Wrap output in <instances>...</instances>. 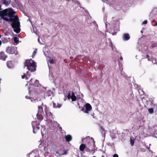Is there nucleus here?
<instances>
[{
	"label": "nucleus",
	"mask_w": 157,
	"mask_h": 157,
	"mask_svg": "<svg viewBox=\"0 0 157 157\" xmlns=\"http://www.w3.org/2000/svg\"><path fill=\"white\" fill-rule=\"evenodd\" d=\"M15 12L10 8L0 11V17L5 21L12 22L11 25L13 29V31L17 33L20 32V22L17 15L15 16Z\"/></svg>",
	"instance_id": "obj_1"
},
{
	"label": "nucleus",
	"mask_w": 157,
	"mask_h": 157,
	"mask_svg": "<svg viewBox=\"0 0 157 157\" xmlns=\"http://www.w3.org/2000/svg\"><path fill=\"white\" fill-rule=\"evenodd\" d=\"M24 67H26L27 69L32 72L36 70V63L34 60L30 59H27L24 63Z\"/></svg>",
	"instance_id": "obj_2"
},
{
	"label": "nucleus",
	"mask_w": 157,
	"mask_h": 157,
	"mask_svg": "<svg viewBox=\"0 0 157 157\" xmlns=\"http://www.w3.org/2000/svg\"><path fill=\"white\" fill-rule=\"evenodd\" d=\"M44 113L43 110V108L41 106H38V112L36 114V117L37 119L40 121H41L43 118V115Z\"/></svg>",
	"instance_id": "obj_3"
},
{
	"label": "nucleus",
	"mask_w": 157,
	"mask_h": 157,
	"mask_svg": "<svg viewBox=\"0 0 157 157\" xmlns=\"http://www.w3.org/2000/svg\"><path fill=\"white\" fill-rule=\"evenodd\" d=\"M6 51V52L9 54H15L16 55L17 54V51L14 47L9 46L7 48Z\"/></svg>",
	"instance_id": "obj_4"
},
{
	"label": "nucleus",
	"mask_w": 157,
	"mask_h": 157,
	"mask_svg": "<svg viewBox=\"0 0 157 157\" xmlns=\"http://www.w3.org/2000/svg\"><path fill=\"white\" fill-rule=\"evenodd\" d=\"M92 108L91 105L88 103H87L85 105V108H83L82 110L85 113H88L89 111L92 109Z\"/></svg>",
	"instance_id": "obj_5"
},
{
	"label": "nucleus",
	"mask_w": 157,
	"mask_h": 157,
	"mask_svg": "<svg viewBox=\"0 0 157 157\" xmlns=\"http://www.w3.org/2000/svg\"><path fill=\"white\" fill-rule=\"evenodd\" d=\"M40 124V123L39 122H38L36 121H33L32 122V127L33 128V132L34 133H36V132H35V128H37L39 130L40 129L39 127H38V126Z\"/></svg>",
	"instance_id": "obj_6"
},
{
	"label": "nucleus",
	"mask_w": 157,
	"mask_h": 157,
	"mask_svg": "<svg viewBox=\"0 0 157 157\" xmlns=\"http://www.w3.org/2000/svg\"><path fill=\"white\" fill-rule=\"evenodd\" d=\"M67 98L68 99L71 98L72 101H75L77 100V98L75 96L74 92L72 91L71 93H69L67 96Z\"/></svg>",
	"instance_id": "obj_7"
},
{
	"label": "nucleus",
	"mask_w": 157,
	"mask_h": 157,
	"mask_svg": "<svg viewBox=\"0 0 157 157\" xmlns=\"http://www.w3.org/2000/svg\"><path fill=\"white\" fill-rule=\"evenodd\" d=\"M7 57V56L5 54L4 52H0V59H1L5 61Z\"/></svg>",
	"instance_id": "obj_8"
},
{
	"label": "nucleus",
	"mask_w": 157,
	"mask_h": 157,
	"mask_svg": "<svg viewBox=\"0 0 157 157\" xmlns=\"http://www.w3.org/2000/svg\"><path fill=\"white\" fill-rule=\"evenodd\" d=\"M86 149V150L88 148L86 147V145L84 144H81L79 146V150L80 151L83 152L84 150Z\"/></svg>",
	"instance_id": "obj_9"
},
{
	"label": "nucleus",
	"mask_w": 157,
	"mask_h": 157,
	"mask_svg": "<svg viewBox=\"0 0 157 157\" xmlns=\"http://www.w3.org/2000/svg\"><path fill=\"white\" fill-rule=\"evenodd\" d=\"M122 38L123 40L126 41L130 39V36L127 33H125L123 34Z\"/></svg>",
	"instance_id": "obj_10"
},
{
	"label": "nucleus",
	"mask_w": 157,
	"mask_h": 157,
	"mask_svg": "<svg viewBox=\"0 0 157 157\" xmlns=\"http://www.w3.org/2000/svg\"><path fill=\"white\" fill-rule=\"evenodd\" d=\"M30 75L29 74V72L27 71L26 73L24 74L21 76V78L22 79L25 78L28 79L30 77Z\"/></svg>",
	"instance_id": "obj_11"
},
{
	"label": "nucleus",
	"mask_w": 157,
	"mask_h": 157,
	"mask_svg": "<svg viewBox=\"0 0 157 157\" xmlns=\"http://www.w3.org/2000/svg\"><path fill=\"white\" fill-rule=\"evenodd\" d=\"M65 138L67 142H69L71 140L72 137L71 135H68L65 136Z\"/></svg>",
	"instance_id": "obj_12"
},
{
	"label": "nucleus",
	"mask_w": 157,
	"mask_h": 157,
	"mask_svg": "<svg viewBox=\"0 0 157 157\" xmlns=\"http://www.w3.org/2000/svg\"><path fill=\"white\" fill-rule=\"evenodd\" d=\"M53 107L54 108H60L62 106V105L57 102V103L53 102Z\"/></svg>",
	"instance_id": "obj_13"
},
{
	"label": "nucleus",
	"mask_w": 157,
	"mask_h": 157,
	"mask_svg": "<svg viewBox=\"0 0 157 157\" xmlns=\"http://www.w3.org/2000/svg\"><path fill=\"white\" fill-rule=\"evenodd\" d=\"M157 47V44L156 43H151V45L150 46L149 48L150 49H151Z\"/></svg>",
	"instance_id": "obj_14"
},
{
	"label": "nucleus",
	"mask_w": 157,
	"mask_h": 157,
	"mask_svg": "<svg viewBox=\"0 0 157 157\" xmlns=\"http://www.w3.org/2000/svg\"><path fill=\"white\" fill-rule=\"evenodd\" d=\"M7 66L8 68H11L13 67V64L11 61H8L7 62Z\"/></svg>",
	"instance_id": "obj_15"
},
{
	"label": "nucleus",
	"mask_w": 157,
	"mask_h": 157,
	"mask_svg": "<svg viewBox=\"0 0 157 157\" xmlns=\"http://www.w3.org/2000/svg\"><path fill=\"white\" fill-rule=\"evenodd\" d=\"M142 57L144 59H147L148 61H150L151 60L150 59V56L148 54L142 55Z\"/></svg>",
	"instance_id": "obj_16"
},
{
	"label": "nucleus",
	"mask_w": 157,
	"mask_h": 157,
	"mask_svg": "<svg viewBox=\"0 0 157 157\" xmlns=\"http://www.w3.org/2000/svg\"><path fill=\"white\" fill-rule=\"evenodd\" d=\"M2 1L3 3L6 6H8L9 4V3L7 0H2Z\"/></svg>",
	"instance_id": "obj_17"
},
{
	"label": "nucleus",
	"mask_w": 157,
	"mask_h": 157,
	"mask_svg": "<svg viewBox=\"0 0 157 157\" xmlns=\"http://www.w3.org/2000/svg\"><path fill=\"white\" fill-rule=\"evenodd\" d=\"M48 96H50L51 94H52V91L51 90H48L47 91L46 93Z\"/></svg>",
	"instance_id": "obj_18"
},
{
	"label": "nucleus",
	"mask_w": 157,
	"mask_h": 157,
	"mask_svg": "<svg viewBox=\"0 0 157 157\" xmlns=\"http://www.w3.org/2000/svg\"><path fill=\"white\" fill-rule=\"evenodd\" d=\"M67 153V150H64L63 151V152L61 154H59V155L61 156L63 155H66Z\"/></svg>",
	"instance_id": "obj_19"
},
{
	"label": "nucleus",
	"mask_w": 157,
	"mask_h": 157,
	"mask_svg": "<svg viewBox=\"0 0 157 157\" xmlns=\"http://www.w3.org/2000/svg\"><path fill=\"white\" fill-rule=\"evenodd\" d=\"M2 41L3 43H5L7 42V40L6 38H4L2 39Z\"/></svg>",
	"instance_id": "obj_20"
},
{
	"label": "nucleus",
	"mask_w": 157,
	"mask_h": 157,
	"mask_svg": "<svg viewBox=\"0 0 157 157\" xmlns=\"http://www.w3.org/2000/svg\"><path fill=\"white\" fill-rule=\"evenodd\" d=\"M14 41L16 43H17L18 41V38L17 37H14Z\"/></svg>",
	"instance_id": "obj_21"
},
{
	"label": "nucleus",
	"mask_w": 157,
	"mask_h": 157,
	"mask_svg": "<svg viewBox=\"0 0 157 157\" xmlns=\"http://www.w3.org/2000/svg\"><path fill=\"white\" fill-rule=\"evenodd\" d=\"M148 110L149 112L151 113H153L154 112L153 109L152 108H150L148 109Z\"/></svg>",
	"instance_id": "obj_22"
},
{
	"label": "nucleus",
	"mask_w": 157,
	"mask_h": 157,
	"mask_svg": "<svg viewBox=\"0 0 157 157\" xmlns=\"http://www.w3.org/2000/svg\"><path fill=\"white\" fill-rule=\"evenodd\" d=\"M37 50V49H36V50H35V51H34L33 53V54H32V57H33V58H34V57L35 56L36 54V50Z\"/></svg>",
	"instance_id": "obj_23"
},
{
	"label": "nucleus",
	"mask_w": 157,
	"mask_h": 157,
	"mask_svg": "<svg viewBox=\"0 0 157 157\" xmlns=\"http://www.w3.org/2000/svg\"><path fill=\"white\" fill-rule=\"evenodd\" d=\"M130 143L132 145V146L134 143V141L133 140H132V139H130Z\"/></svg>",
	"instance_id": "obj_24"
},
{
	"label": "nucleus",
	"mask_w": 157,
	"mask_h": 157,
	"mask_svg": "<svg viewBox=\"0 0 157 157\" xmlns=\"http://www.w3.org/2000/svg\"><path fill=\"white\" fill-rule=\"evenodd\" d=\"M49 62L51 64H53L54 63V60L53 59H50Z\"/></svg>",
	"instance_id": "obj_25"
},
{
	"label": "nucleus",
	"mask_w": 157,
	"mask_h": 157,
	"mask_svg": "<svg viewBox=\"0 0 157 157\" xmlns=\"http://www.w3.org/2000/svg\"><path fill=\"white\" fill-rule=\"evenodd\" d=\"M113 157H118V155L117 154H115L113 155Z\"/></svg>",
	"instance_id": "obj_26"
},
{
	"label": "nucleus",
	"mask_w": 157,
	"mask_h": 157,
	"mask_svg": "<svg viewBox=\"0 0 157 157\" xmlns=\"http://www.w3.org/2000/svg\"><path fill=\"white\" fill-rule=\"evenodd\" d=\"M147 23V20H145L143 22V24H146Z\"/></svg>",
	"instance_id": "obj_27"
},
{
	"label": "nucleus",
	"mask_w": 157,
	"mask_h": 157,
	"mask_svg": "<svg viewBox=\"0 0 157 157\" xmlns=\"http://www.w3.org/2000/svg\"><path fill=\"white\" fill-rule=\"evenodd\" d=\"M25 98L26 99H29V97L28 96H25Z\"/></svg>",
	"instance_id": "obj_28"
},
{
	"label": "nucleus",
	"mask_w": 157,
	"mask_h": 157,
	"mask_svg": "<svg viewBox=\"0 0 157 157\" xmlns=\"http://www.w3.org/2000/svg\"><path fill=\"white\" fill-rule=\"evenodd\" d=\"M120 59L121 60H123V58L122 56H121L120 58Z\"/></svg>",
	"instance_id": "obj_29"
},
{
	"label": "nucleus",
	"mask_w": 157,
	"mask_h": 157,
	"mask_svg": "<svg viewBox=\"0 0 157 157\" xmlns=\"http://www.w3.org/2000/svg\"><path fill=\"white\" fill-rule=\"evenodd\" d=\"M36 128H35V132H36H36H37V131L35 130V129H36Z\"/></svg>",
	"instance_id": "obj_30"
},
{
	"label": "nucleus",
	"mask_w": 157,
	"mask_h": 157,
	"mask_svg": "<svg viewBox=\"0 0 157 157\" xmlns=\"http://www.w3.org/2000/svg\"><path fill=\"white\" fill-rule=\"evenodd\" d=\"M56 153H57V154H59V152L58 151H57L56 152Z\"/></svg>",
	"instance_id": "obj_31"
},
{
	"label": "nucleus",
	"mask_w": 157,
	"mask_h": 157,
	"mask_svg": "<svg viewBox=\"0 0 157 157\" xmlns=\"http://www.w3.org/2000/svg\"><path fill=\"white\" fill-rule=\"evenodd\" d=\"M33 80V79L32 78H31V79L30 80V82H31Z\"/></svg>",
	"instance_id": "obj_32"
},
{
	"label": "nucleus",
	"mask_w": 157,
	"mask_h": 157,
	"mask_svg": "<svg viewBox=\"0 0 157 157\" xmlns=\"http://www.w3.org/2000/svg\"><path fill=\"white\" fill-rule=\"evenodd\" d=\"M1 34H0V38L1 37Z\"/></svg>",
	"instance_id": "obj_33"
},
{
	"label": "nucleus",
	"mask_w": 157,
	"mask_h": 157,
	"mask_svg": "<svg viewBox=\"0 0 157 157\" xmlns=\"http://www.w3.org/2000/svg\"><path fill=\"white\" fill-rule=\"evenodd\" d=\"M37 81V80H36L35 81Z\"/></svg>",
	"instance_id": "obj_34"
},
{
	"label": "nucleus",
	"mask_w": 157,
	"mask_h": 157,
	"mask_svg": "<svg viewBox=\"0 0 157 157\" xmlns=\"http://www.w3.org/2000/svg\"><path fill=\"white\" fill-rule=\"evenodd\" d=\"M102 157H104V156H102Z\"/></svg>",
	"instance_id": "obj_35"
},
{
	"label": "nucleus",
	"mask_w": 157,
	"mask_h": 157,
	"mask_svg": "<svg viewBox=\"0 0 157 157\" xmlns=\"http://www.w3.org/2000/svg\"><path fill=\"white\" fill-rule=\"evenodd\" d=\"M93 157H96V156H93Z\"/></svg>",
	"instance_id": "obj_36"
}]
</instances>
